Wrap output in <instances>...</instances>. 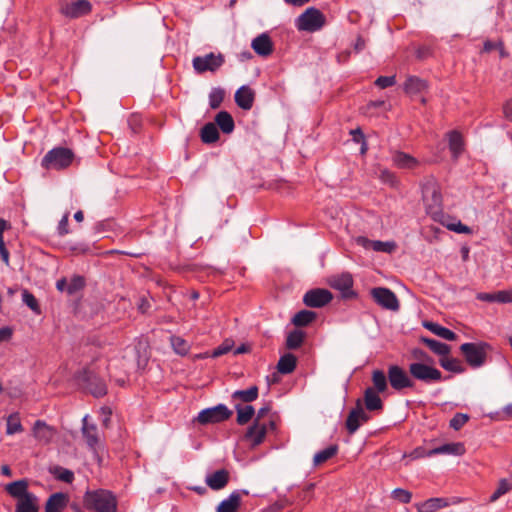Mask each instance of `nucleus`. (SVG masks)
Listing matches in <instances>:
<instances>
[{
	"label": "nucleus",
	"mask_w": 512,
	"mask_h": 512,
	"mask_svg": "<svg viewBox=\"0 0 512 512\" xmlns=\"http://www.w3.org/2000/svg\"><path fill=\"white\" fill-rule=\"evenodd\" d=\"M117 498L109 490H87L83 496V505L86 509L95 512H117Z\"/></svg>",
	"instance_id": "obj_1"
},
{
	"label": "nucleus",
	"mask_w": 512,
	"mask_h": 512,
	"mask_svg": "<svg viewBox=\"0 0 512 512\" xmlns=\"http://www.w3.org/2000/svg\"><path fill=\"white\" fill-rule=\"evenodd\" d=\"M75 155L73 151L66 147H55L48 151L41 160V166L46 170H63L68 168Z\"/></svg>",
	"instance_id": "obj_2"
},
{
	"label": "nucleus",
	"mask_w": 512,
	"mask_h": 512,
	"mask_svg": "<svg viewBox=\"0 0 512 512\" xmlns=\"http://www.w3.org/2000/svg\"><path fill=\"white\" fill-rule=\"evenodd\" d=\"M76 380L81 387L95 398H101L107 394V385L104 379L88 368L79 371Z\"/></svg>",
	"instance_id": "obj_3"
},
{
	"label": "nucleus",
	"mask_w": 512,
	"mask_h": 512,
	"mask_svg": "<svg viewBox=\"0 0 512 512\" xmlns=\"http://www.w3.org/2000/svg\"><path fill=\"white\" fill-rule=\"evenodd\" d=\"M431 364L432 363L422 362L410 363L408 367L410 376L426 385H431L445 380L442 376V372ZM449 377L450 376H448V378Z\"/></svg>",
	"instance_id": "obj_4"
},
{
	"label": "nucleus",
	"mask_w": 512,
	"mask_h": 512,
	"mask_svg": "<svg viewBox=\"0 0 512 512\" xmlns=\"http://www.w3.org/2000/svg\"><path fill=\"white\" fill-rule=\"evenodd\" d=\"M490 348L486 342H467L460 346V351L470 367L479 368L485 364Z\"/></svg>",
	"instance_id": "obj_5"
},
{
	"label": "nucleus",
	"mask_w": 512,
	"mask_h": 512,
	"mask_svg": "<svg viewBox=\"0 0 512 512\" xmlns=\"http://www.w3.org/2000/svg\"><path fill=\"white\" fill-rule=\"evenodd\" d=\"M326 23L325 15L315 7L307 8L295 21L299 31L315 32Z\"/></svg>",
	"instance_id": "obj_6"
},
{
	"label": "nucleus",
	"mask_w": 512,
	"mask_h": 512,
	"mask_svg": "<svg viewBox=\"0 0 512 512\" xmlns=\"http://www.w3.org/2000/svg\"><path fill=\"white\" fill-rule=\"evenodd\" d=\"M233 412L225 404H218L201 410L194 421L201 425L217 424L228 420Z\"/></svg>",
	"instance_id": "obj_7"
},
{
	"label": "nucleus",
	"mask_w": 512,
	"mask_h": 512,
	"mask_svg": "<svg viewBox=\"0 0 512 512\" xmlns=\"http://www.w3.org/2000/svg\"><path fill=\"white\" fill-rule=\"evenodd\" d=\"M328 283L331 288L341 292V297L344 300L356 299L358 297V293L353 290L354 280L349 272L331 276Z\"/></svg>",
	"instance_id": "obj_8"
},
{
	"label": "nucleus",
	"mask_w": 512,
	"mask_h": 512,
	"mask_svg": "<svg viewBox=\"0 0 512 512\" xmlns=\"http://www.w3.org/2000/svg\"><path fill=\"white\" fill-rule=\"evenodd\" d=\"M224 62L225 58L223 54H214L213 52H210L205 56L194 57L192 60V65L198 74H202L207 71H217L224 64Z\"/></svg>",
	"instance_id": "obj_9"
},
{
	"label": "nucleus",
	"mask_w": 512,
	"mask_h": 512,
	"mask_svg": "<svg viewBox=\"0 0 512 512\" xmlns=\"http://www.w3.org/2000/svg\"><path fill=\"white\" fill-rule=\"evenodd\" d=\"M387 377L391 387L396 391L415 387V382L410 374L398 365H390L388 367Z\"/></svg>",
	"instance_id": "obj_10"
},
{
	"label": "nucleus",
	"mask_w": 512,
	"mask_h": 512,
	"mask_svg": "<svg viewBox=\"0 0 512 512\" xmlns=\"http://www.w3.org/2000/svg\"><path fill=\"white\" fill-rule=\"evenodd\" d=\"M370 294L373 300L382 308L391 311L399 310V300L391 289L386 287H375L371 289Z\"/></svg>",
	"instance_id": "obj_11"
},
{
	"label": "nucleus",
	"mask_w": 512,
	"mask_h": 512,
	"mask_svg": "<svg viewBox=\"0 0 512 512\" xmlns=\"http://www.w3.org/2000/svg\"><path fill=\"white\" fill-rule=\"evenodd\" d=\"M92 11V4L88 0H76L71 3H64L61 5L59 12L66 18L78 19L90 14Z\"/></svg>",
	"instance_id": "obj_12"
},
{
	"label": "nucleus",
	"mask_w": 512,
	"mask_h": 512,
	"mask_svg": "<svg viewBox=\"0 0 512 512\" xmlns=\"http://www.w3.org/2000/svg\"><path fill=\"white\" fill-rule=\"evenodd\" d=\"M333 300V294L324 288L308 290L303 296V303L310 308H322Z\"/></svg>",
	"instance_id": "obj_13"
},
{
	"label": "nucleus",
	"mask_w": 512,
	"mask_h": 512,
	"mask_svg": "<svg viewBox=\"0 0 512 512\" xmlns=\"http://www.w3.org/2000/svg\"><path fill=\"white\" fill-rule=\"evenodd\" d=\"M355 242L357 245L369 250L372 249L376 252H384L391 254L397 248V244L394 241H380V240H370L365 236H357L355 238Z\"/></svg>",
	"instance_id": "obj_14"
},
{
	"label": "nucleus",
	"mask_w": 512,
	"mask_h": 512,
	"mask_svg": "<svg viewBox=\"0 0 512 512\" xmlns=\"http://www.w3.org/2000/svg\"><path fill=\"white\" fill-rule=\"evenodd\" d=\"M267 434L266 424H260L258 420H254L244 434V439L251 443V447L259 446L265 439Z\"/></svg>",
	"instance_id": "obj_15"
},
{
	"label": "nucleus",
	"mask_w": 512,
	"mask_h": 512,
	"mask_svg": "<svg viewBox=\"0 0 512 512\" xmlns=\"http://www.w3.org/2000/svg\"><path fill=\"white\" fill-rule=\"evenodd\" d=\"M255 97V91L248 85H242L239 87L234 95L237 106L246 111L253 107Z\"/></svg>",
	"instance_id": "obj_16"
},
{
	"label": "nucleus",
	"mask_w": 512,
	"mask_h": 512,
	"mask_svg": "<svg viewBox=\"0 0 512 512\" xmlns=\"http://www.w3.org/2000/svg\"><path fill=\"white\" fill-rule=\"evenodd\" d=\"M32 432L35 439L43 445L49 444L56 434L55 429L43 420L34 423Z\"/></svg>",
	"instance_id": "obj_17"
},
{
	"label": "nucleus",
	"mask_w": 512,
	"mask_h": 512,
	"mask_svg": "<svg viewBox=\"0 0 512 512\" xmlns=\"http://www.w3.org/2000/svg\"><path fill=\"white\" fill-rule=\"evenodd\" d=\"M69 504V496L64 492L51 494L45 503V512H62Z\"/></svg>",
	"instance_id": "obj_18"
},
{
	"label": "nucleus",
	"mask_w": 512,
	"mask_h": 512,
	"mask_svg": "<svg viewBox=\"0 0 512 512\" xmlns=\"http://www.w3.org/2000/svg\"><path fill=\"white\" fill-rule=\"evenodd\" d=\"M251 47L257 55L262 57H267L273 52V42L266 33H262L254 38Z\"/></svg>",
	"instance_id": "obj_19"
},
{
	"label": "nucleus",
	"mask_w": 512,
	"mask_h": 512,
	"mask_svg": "<svg viewBox=\"0 0 512 512\" xmlns=\"http://www.w3.org/2000/svg\"><path fill=\"white\" fill-rule=\"evenodd\" d=\"M229 479V472L226 469H220L208 474L205 478V482L212 490L218 491L227 486Z\"/></svg>",
	"instance_id": "obj_20"
},
{
	"label": "nucleus",
	"mask_w": 512,
	"mask_h": 512,
	"mask_svg": "<svg viewBox=\"0 0 512 512\" xmlns=\"http://www.w3.org/2000/svg\"><path fill=\"white\" fill-rule=\"evenodd\" d=\"M476 299L488 303H512V289L493 293L480 292L476 295Z\"/></svg>",
	"instance_id": "obj_21"
},
{
	"label": "nucleus",
	"mask_w": 512,
	"mask_h": 512,
	"mask_svg": "<svg viewBox=\"0 0 512 512\" xmlns=\"http://www.w3.org/2000/svg\"><path fill=\"white\" fill-rule=\"evenodd\" d=\"M392 162L400 169L411 170L419 165V161L415 157L402 151H395L392 154Z\"/></svg>",
	"instance_id": "obj_22"
},
{
	"label": "nucleus",
	"mask_w": 512,
	"mask_h": 512,
	"mask_svg": "<svg viewBox=\"0 0 512 512\" xmlns=\"http://www.w3.org/2000/svg\"><path fill=\"white\" fill-rule=\"evenodd\" d=\"M88 416L83 418L82 434L91 450H96L99 444L98 430L95 424H88Z\"/></svg>",
	"instance_id": "obj_23"
},
{
	"label": "nucleus",
	"mask_w": 512,
	"mask_h": 512,
	"mask_svg": "<svg viewBox=\"0 0 512 512\" xmlns=\"http://www.w3.org/2000/svg\"><path fill=\"white\" fill-rule=\"evenodd\" d=\"M364 404L365 408L370 412H381L384 408L382 399L378 395V392H376L372 387H368L364 391Z\"/></svg>",
	"instance_id": "obj_24"
},
{
	"label": "nucleus",
	"mask_w": 512,
	"mask_h": 512,
	"mask_svg": "<svg viewBox=\"0 0 512 512\" xmlns=\"http://www.w3.org/2000/svg\"><path fill=\"white\" fill-rule=\"evenodd\" d=\"M465 452L466 449L462 442L445 443L443 445L430 449V454L434 455L447 454L461 456Z\"/></svg>",
	"instance_id": "obj_25"
},
{
	"label": "nucleus",
	"mask_w": 512,
	"mask_h": 512,
	"mask_svg": "<svg viewBox=\"0 0 512 512\" xmlns=\"http://www.w3.org/2000/svg\"><path fill=\"white\" fill-rule=\"evenodd\" d=\"M423 200L427 202L429 208H439L442 204V195L438 187L434 184L425 186Z\"/></svg>",
	"instance_id": "obj_26"
},
{
	"label": "nucleus",
	"mask_w": 512,
	"mask_h": 512,
	"mask_svg": "<svg viewBox=\"0 0 512 512\" xmlns=\"http://www.w3.org/2000/svg\"><path fill=\"white\" fill-rule=\"evenodd\" d=\"M214 124L219 128L224 134H230L235 129V122L231 114L227 111H220L216 114L214 118Z\"/></svg>",
	"instance_id": "obj_27"
},
{
	"label": "nucleus",
	"mask_w": 512,
	"mask_h": 512,
	"mask_svg": "<svg viewBox=\"0 0 512 512\" xmlns=\"http://www.w3.org/2000/svg\"><path fill=\"white\" fill-rule=\"evenodd\" d=\"M5 489L10 496L17 498V501L32 493L28 491V481L26 479L11 482L6 485Z\"/></svg>",
	"instance_id": "obj_28"
},
{
	"label": "nucleus",
	"mask_w": 512,
	"mask_h": 512,
	"mask_svg": "<svg viewBox=\"0 0 512 512\" xmlns=\"http://www.w3.org/2000/svg\"><path fill=\"white\" fill-rule=\"evenodd\" d=\"M449 150L454 159H457L464 150V140L462 134L457 130L448 132Z\"/></svg>",
	"instance_id": "obj_29"
},
{
	"label": "nucleus",
	"mask_w": 512,
	"mask_h": 512,
	"mask_svg": "<svg viewBox=\"0 0 512 512\" xmlns=\"http://www.w3.org/2000/svg\"><path fill=\"white\" fill-rule=\"evenodd\" d=\"M428 88V83L426 80L421 79L417 76H409L407 77L403 89L407 94L416 95Z\"/></svg>",
	"instance_id": "obj_30"
},
{
	"label": "nucleus",
	"mask_w": 512,
	"mask_h": 512,
	"mask_svg": "<svg viewBox=\"0 0 512 512\" xmlns=\"http://www.w3.org/2000/svg\"><path fill=\"white\" fill-rule=\"evenodd\" d=\"M420 342L426 345L433 353L438 356H448L451 352V347L443 342L429 338L426 336L420 337Z\"/></svg>",
	"instance_id": "obj_31"
},
{
	"label": "nucleus",
	"mask_w": 512,
	"mask_h": 512,
	"mask_svg": "<svg viewBox=\"0 0 512 512\" xmlns=\"http://www.w3.org/2000/svg\"><path fill=\"white\" fill-rule=\"evenodd\" d=\"M423 327L432 332L433 334L448 341H454L457 338L456 333L436 322L424 321Z\"/></svg>",
	"instance_id": "obj_32"
},
{
	"label": "nucleus",
	"mask_w": 512,
	"mask_h": 512,
	"mask_svg": "<svg viewBox=\"0 0 512 512\" xmlns=\"http://www.w3.org/2000/svg\"><path fill=\"white\" fill-rule=\"evenodd\" d=\"M241 504L239 491L232 492L228 498L222 500L217 506V512H237Z\"/></svg>",
	"instance_id": "obj_33"
},
{
	"label": "nucleus",
	"mask_w": 512,
	"mask_h": 512,
	"mask_svg": "<svg viewBox=\"0 0 512 512\" xmlns=\"http://www.w3.org/2000/svg\"><path fill=\"white\" fill-rule=\"evenodd\" d=\"M39 499L31 493L16 503V512H39Z\"/></svg>",
	"instance_id": "obj_34"
},
{
	"label": "nucleus",
	"mask_w": 512,
	"mask_h": 512,
	"mask_svg": "<svg viewBox=\"0 0 512 512\" xmlns=\"http://www.w3.org/2000/svg\"><path fill=\"white\" fill-rule=\"evenodd\" d=\"M297 366V358L292 353L282 355L277 363V370L283 375L292 373Z\"/></svg>",
	"instance_id": "obj_35"
},
{
	"label": "nucleus",
	"mask_w": 512,
	"mask_h": 512,
	"mask_svg": "<svg viewBox=\"0 0 512 512\" xmlns=\"http://www.w3.org/2000/svg\"><path fill=\"white\" fill-rule=\"evenodd\" d=\"M201 141L205 144H213L220 138L217 126L212 123H206L200 130Z\"/></svg>",
	"instance_id": "obj_36"
},
{
	"label": "nucleus",
	"mask_w": 512,
	"mask_h": 512,
	"mask_svg": "<svg viewBox=\"0 0 512 512\" xmlns=\"http://www.w3.org/2000/svg\"><path fill=\"white\" fill-rule=\"evenodd\" d=\"M306 332L300 329H294L287 334L285 346L288 350H297L304 343Z\"/></svg>",
	"instance_id": "obj_37"
},
{
	"label": "nucleus",
	"mask_w": 512,
	"mask_h": 512,
	"mask_svg": "<svg viewBox=\"0 0 512 512\" xmlns=\"http://www.w3.org/2000/svg\"><path fill=\"white\" fill-rule=\"evenodd\" d=\"M446 498H430L420 504H417L418 512H433L435 510L448 506Z\"/></svg>",
	"instance_id": "obj_38"
},
{
	"label": "nucleus",
	"mask_w": 512,
	"mask_h": 512,
	"mask_svg": "<svg viewBox=\"0 0 512 512\" xmlns=\"http://www.w3.org/2000/svg\"><path fill=\"white\" fill-rule=\"evenodd\" d=\"M259 389L256 385L251 386L246 390H236L232 393L233 400H240L244 403H251L258 398Z\"/></svg>",
	"instance_id": "obj_39"
},
{
	"label": "nucleus",
	"mask_w": 512,
	"mask_h": 512,
	"mask_svg": "<svg viewBox=\"0 0 512 512\" xmlns=\"http://www.w3.org/2000/svg\"><path fill=\"white\" fill-rule=\"evenodd\" d=\"M316 318H317L316 312L304 309V310L297 312L293 316L291 322L296 327H306L309 324H311Z\"/></svg>",
	"instance_id": "obj_40"
},
{
	"label": "nucleus",
	"mask_w": 512,
	"mask_h": 512,
	"mask_svg": "<svg viewBox=\"0 0 512 512\" xmlns=\"http://www.w3.org/2000/svg\"><path fill=\"white\" fill-rule=\"evenodd\" d=\"M339 447L337 444H332L325 449L317 452L313 457V464L319 466L329 459L333 458L338 453Z\"/></svg>",
	"instance_id": "obj_41"
},
{
	"label": "nucleus",
	"mask_w": 512,
	"mask_h": 512,
	"mask_svg": "<svg viewBox=\"0 0 512 512\" xmlns=\"http://www.w3.org/2000/svg\"><path fill=\"white\" fill-rule=\"evenodd\" d=\"M235 410L237 412L236 421L238 425L247 424L255 414V409L252 405L242 406L241 404H236Z\"/></svg>",
	"instance_id": "obj_42"
},
{
	"label": "nucleus",
	"mask_w": 512,
	"mask_h": 512,
	"mask_svg": "<svg viewBox=\"0 0 512 512\" xmlns=\"http://www.w3.org/2000/svg\"><path fill=\"white\" fill-rule=\"evenodd\" d=\"M439 364L443 369L452 373L461 374L465 371L464 366L456 358H448L447 356H442L439 359Z\"/></svg>",
	"instance_id": "obj_43"
},
{
	"label": "nucleus",
	"mask_w": 512,
	"mask_h": 512,
	"mask_svg": "<svg viewBox=\"0 0 512 512\" xmlns=\"http://www.w3.org/2000/svg\"><path fill=\"white\" fill-rule=\"evenodd\" d=\"M387 379L388 377L382 370H374L372 373V382L374 387H372L376 392L383 393L387 390Z\"/></svg>",
	"instance_id": "obj_44"
},
{
	"label": "nucleus",
	"mask_w": 512,
	"mask_h": 512,
	"mask_svg": "<svg viewBox=\"0 0 512 512\" xmlns=\"http://www.w3.org/2000/svg\"><path fill=\"white\" fill-rule=\"evenodd\" d=\"M86 286V280L81 275H73L67 283V294L69 296L75 295L79 291H82Z\"/></svg>",
	"instance_id": "obj_45"
},
{
	"label": "nucleus",
	"mask_w": 512,
	"mask_h": 512,
	"mask_svg": "<svg viewBox=\"0 0 512 512\" xmlns=\"http://www.w3.org/2000/svg\"><path fill=\"white\" fill-rule=\"evenodd\" d=\"M170 344L174 352L181 356L187 355L190 350L189 343L180 336L172 335L170 337Z\"/></svg>",
	"instance_id": "obj_46"
},
{
	"label": "nucleus",
	"mask_w": 512,
	"mask_h": 512,
	"mask_svg": "<svg viewBox=\"0 0 512 512\" xmlns=\"http://www.w3.org/2000/svg\"><path fill=\"white\" fill-rule=\"evenodd\" d=\"M225 98V90L221 87L212 88L209 93V106L211 109H218Z\"/></svg>",
	"instance_id": "obj_47"
},
{
	"label": "nucleus",
	"mask_w": 512,
	"mask_h": 512,
	"mask_svg": "<svg viewBox=\"0 0 512 512\" xmlns=\"http://www.w3.org/2000/svg\"><path fill=\"white\" fill-rule=\"evenodd\" d=\"M23 431V426L20 421V417L17 413L11 414L7 418L6 433L13 435Z\"/></svg>",
	"instance_id": "obj_48"
},
{
	"label": "nucleus",
	"mask_w": 512,
	"mask_h": 512,
	"mask_svg": "<svg viewBox=\"0 0 512 512\" xmlns=\"http://www.w3.org/2000/svg\"><path fill=\"white\" fill-rule=\"evenodd\" d=\"M357 414L358 412L355 406L353 409H351L347 416L345 426L349 434H354L361 425L359 418H357Z\"/></svg>",
	"instance_id": "obj_49"
},
{
	"label": "nucleus",
	"mask_w": 512,
	"mask_h": 512,
	"mask_svg": "<svg viewBox=\"0 0 512 512\" xmlns=\"http://www.w3.org/2000/svg\"><path fill=\"white\" fill-rule=\"evenodd\" d=\"M234 346V341L232 339H225L222 344L213 349L211 353L207 352V357L217 358L224 354H227L232 350Z\"/></svg>",
	"instance_id": "obj_50"
},
{
	"label": "nucleus",
	"mask_w": 512,
	"mask_h": 512,
	"mask_svg": "<svg viewBox=\"0 0 512 512\" xmlns=\"http://www.w3.org/2000/svg\"><path fill=\"white\" fill-rule=\"evenodd\" d=\"M51 472L54 474V476L66 483H72L74 480V473L73 471L63 468L61 466H55Z\"/></svg>",
	"instance_id": "obj_51"
},
{
	"label": "nucleus",
	"mask_w": 512,
	"mask_h": 512,
	"mask_svg": "<svg viewBox=\"0 0 512 512\" xmlns=\"http://www.w3.org/2000/svg\"><path fill=\"white\" fill-rule=\"evenodd\" d=\"M22 299L23 302L36 314L41 313L40 305L38 303V300L36 297L29 292L28 290L24 289L22 293Z\"/></svg>",
	"instance_id": "obj_52"
},
{
	"label": "nucleus",
	"mask_w": 512,
	"mask_h": 512,
	"mask_svg": "<svg viewBox=\"0 0 512 512\" xmlns=\"http://www.w3.org/2000/svg\"><path fill=\"white\" fill-rule=\"evenodd\" d=\"M391 497L402 504H408L412 499V493L402 488H396L392 491Z\"/></svg>",
	"instance_id": "obj_53"
},
{
	"label": "nucleus",
	"mask_w": 512,
	"mask_h": 512,
	"mask_svg": "<svg viewBox=\"0 0 512 512\" xmlns=\"http://www.w3.org/2000/svg\"><path fill=\"white\" fill-rule=\"evenodd\" d=\"M469 421V416L464 413H456L449 422V426L458 431Z\"/></svg>",
	"instance_id": "obj_54"
},
{
	"label": "nucleus",
	"mask_w": 512,
	"mask_h": 512,
	"mask_svg": "<svg viewBox=\"0 0 512 512\" xmlns=\"http://www.w3.org/2000/svg\"><path fill=\"white\" fill-rule=\"evenodd\" d=\"M511 489L512 485L506 479H501L499 481L497 489L491 495V501L497 500L499 497L509 492Z\"/></svg>",
	"instance_id": "obj_55"
},
{
	"label": "nucleus",
	"mask_w": 512,
	"mask_h": 512,
	"mask_svg": "<svg viewBox=\"0 0 512 512\" xmlns=\"http://www.w3.org/2000/svg\"><path fill=\"white\" fill-rule=\"evenodd\" d=\"M411 356L416 362H422V363H433V358L423 349L421 348H413L411 350Z\"/></svg>",
	"instance_id": "obj_56"
},
{
	"label": "nucleus",
	"mask_w": 512,
	"mask_h": 512,
	"mask_svg": "<svg viewBox=\"0 0 512 512\" xmlns=\"http://www.w3.org/2000/svg\"><path fill=\"white\" fill-rule=\"evenodd\" d=\"M380 179L383 183L388 184L391 187H397L399 184V180L396 175L387 169L381 171Z\"/></svg>",
	"instance_id": "obj_57"
},
{
	"label": "nucleus",
	"mask_w": 512,
	"mask_h": 512,
	"mask_svg": "<svg viewBox=\"0 0 512 512\" xmlns=\"http://www.w3.org/2000/svg\"><path fill=\"white\" fill-rule=\"evenodd\" d=\"M127 123H128V126L131 129V132L133 134H137L140 132L141 127H142V120L139 115H136V114L130 115Z\"/></svg>",
	"instance_id": "obj_58"
},
{
	"label": "nucleus",
	"mask_w": 512,
	"mask_h": 512,
	"mask_svg": "<svg viewBox=\"0 0 512 512\" xmlns=\"http://www.w3.org/2000/svg\"><path fill=\"white\" fill-rule=\"evenodd\" d=\"M395 83H396V77L394 75L393 76H379L375 81V85L381 89L391 87Z\"/></svg>",
	"instance_id": "obj_59"
},
{
	"label": "nucleus",
	"mask_w": 512,
	"mask_h": 512,
	"mask_svg": "<svg viewBox=\"0 0 512 512\" xmlns=\"http://www.w3.org/2000/svg\"><path fill=\"white\" fill-rule=\"evenodd\" d=\"M446 227L450 231H454L456 233L470 234L472 232V229L469 226L462 224L461 221L447 224Z\"/></svg>",
	"instance_id": "obj_60"
},
{
	"label": "nucleus",
	"mask_w": 512,
	"mask_h": 512,
	"mask_svg": "<svg viewBox=\"0 0 512 512\" xmlns=\"http://www.w3.org/2000/svg\"><path fill=\"white\" fill-rule=\"evenodd\" d=\"M68 222H69V212L65 213L63 215V217L61 218V220L59 221L57 230H58V234L60 236H64L69 233Z\"/></svg>",
	"instance_id": "obj_61"
},
{
	"label": "nucleus",
	"mask_w": 512,
	"mask_h": 512,
	"mask_svg": "<svg viewBox=\"0 0 512 512\" xmlns=\"http://www.w3.org/2000/svg\"><path fill=\"white\" fill-rule=\"evenodd\" d=\"M410 456L413 459H419L424 457H431L434 456V454H430V449H426L424 447H417L411 452Z\"/></svg>",
	"instance_id": "obj_62"
},
{
	"label": "nucleus",
	"mask_w": 512,
	"mask_h": 512,
	"mask_svg": "<svg viewBox=\"0 0 512 512\" xmlns=\"http://www.w3.org/2000/svg\"><path fill=\"white\" fill-rule=\"evenodd\" d=\"M356 410L358 412L357 418H359L360 423L361 422H367L370 419V416L364 411L362 407V402L360 399L356 401Z\"/></svg>",
	"instance_id": "obj_63"
},
{
	"label": "nucleus",
	"mask_w": 512,
	"mask_h": 512,
	"mask_svg": "<svg viewBox=\"0 0 512 512\" xmlns=\"http://www.w3.org/2000/svg\"><path fill=\"white\" fill-rule=\"evenodd\" d=\"M13 329L9 326L0 328V343L7 342L12 338Z\"/></svg>",
	"instance_id": "obj_64"
}]
</instances>
